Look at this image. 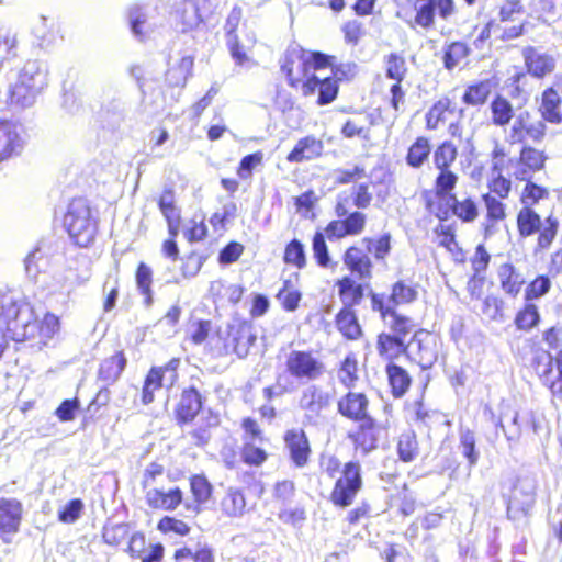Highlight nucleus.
Here are the masks:
<instances>
[{"instance_id":"nucleus-1","label":"nucleus","mask_w":562,"mask_h":562,"mask_svg":"<svg viewBox=\"0 0 562 562\" xmlns=\"http://www.w3.org/2000/svg\"><path fill=\"white\" fill-rule=\"evenodd\" d=\"M335 60L336 57L333 55L318 50L308 52L301 46H294L284 52L280 70L291 89L305 98L317 92L316 103L327 105L338 97V79L334 77L319 79L315 71L333 67Z\"/></svg>"},{"instance_id":"nucleus-2","label":"nucleus","mask_w":562,"mask_h":562,"mask_svg":"<svg viewBox=\"0 0 562 562\" xmlns=\"http://www.w3.org/2000/svg\"><path fill=\"white\" fill-rule=\"evenodd\" d=\"M491 171L494 176L488 180L487 188L501 198H508L513 183L505 175L512 170L515 181L533 178L536 173L543 171L547 167L549 156L544 149L531 145L520 146L517 157H513L506 145L499 140L493 143L490 153Z\"/></svg>"},{"instance_id":"nucleus-3","label":"nucleus","mask_w":562,"mask_h":562,"mask_svg":"<svg viewBox=\"0 0 562 562\" xmlns=\"http://www.w3.org/2000/svg\"><path fill=\"white\" fill-rule=\"evenodd\" d=\"M370 397L366 392L348 389L336 403V409L346 420L357 425L346 435L352 443L353 451L367 456L376 450L386 432V426L379 423L371 414Z\"/></svg>"},{"instance_id":"nucleus-4","label":"nucleus","mask_w":562,"mask_h":562,"mask_svg":"<svg viewBox=\"0 0 562 562\" xmlns=\"http://www.w3.org/2000/svg\"><path fill=\"white\" fill-rule=\"evenodd\" d=\"M368 178L367 169L362 165H353L351 168H337L334 170L333 182L337 187L351 184L347 191L337 194L335 204L344 214L369 209L376 200L384 203L390 196V190L380 189L382 181L372 182L366 180Z\"/></svg>"},{"instance_id":"nucleus-5","label":"nucleus","mask_w":562,"mask_h":562,"mask_svg":"<svg viewBox=\"0 0 562 562\" xmlns=\"http://www.w3.org/2000/svg\"><path fill=\"white\" fill-rule=\"evenodd\" d=\"M458 182H449L422 193L423 204L427 213L440 222L456 217L461 223H473L480 216V205L475 196L465 194L461 198L456 193Z\"/></svg>"},{"instance_id":"nucleus-6","label":"nucleus","mask_w":562,"mask_h":562,"mask_svg":"<svg viewBox=\"0 0 562 562\" xmlns=\"http://www.w3.org/2000/svg\"><path fill=\"white\" fill-rule=\"evenodd\" d=\"M241 446L239 450L225 447L221 451V462L227 470H237L243 464L249 469L263 467L270 459V452L263 446L268 441L260 423L252 416H245L239 422Z\"/></svg>"},{"instance_id":"nucleus-7","label":"nucleus","mask_w":562,"mask_h":562,"mask_svg":"<svg viewBox=\"0 0 562 562\" xmlns=\"http://www.w3.org/2000/svg\"><path fill=\"white\" fill-rule=\"evenodd\" d=\"M324 472L330 479L340 473L328 496L330 504L337 508L351 506L363 488L360 462L350 460L341 464L336 456H329L324 462Z\"/></svg>"},{"instance_id":"nucleus-8","label":"nucleus","mask_w":562,"mask_h":562,"mask_svg":"<svg viewBox=\"0 0 562 562\" xmlns=\"http://www.w3.org/2000/svg\"><path fill=\"white\" fill-rule=\"evenodd\" d=\"M373 254L375 260H384L391 252V236L383 234L379 237L366 236L349 245L341 255V260L349 274L359 280H371L373 277Z\"/></svg>"},{"instance_id":"nucleus-9","label":"nucleus","mask_w":562,"mask_h":562,"mask_svg":"<svg viewBox=\"0 0 562 562\" xmlns=\"http://www.w3.org/2000/svg\"><path fill=\"white\" fill-rule=\"evenodd\" d=\"M63 223L76 246L88 248L95 243L99 234V218L97 210L88 199L72 198L64 214Z\"/></svg>"},{"instance_id":"nucleus-10","label":"nucleus","mask_w":562,"mask_h":562,"mask_svg":"<svg viewBox=\"0 0 562 562\" xmlns=\"http://www.w3.org/2000/svg\"><path fill=\"white\" fill-rule=\"evenodd\" d=\"M166 473L162 464L151 462L143 471L140 486L147 507L154 512H175L184 501V492L180 486L165 488L158 486V479Z\"/></svg>"},{"instance_id":"nucleus-11","label":"nucleus","mask_w":562,"mask_h":562,"mask_svg":"<svg viewBox=\"0 0 562 562\" xmlns=\"http://www.w3.org/2000/svg\"><path fill=\"white\" fill-rule=\"evenodd\" d=\"M48 86V71L38 61H27L10 86L7 102L10 106H31L37 95Z\"/></svg>"},{"instance_id":"nucleus-12","label":"nucleus","mask_w":562,"mask_h":562,"mask_svg":"<svg viewBox=\"0 0 562 562\" xmlns=\"http://www.w3.org/2000/svg\"><path fill=\"white\" fill-rule=\"evenodd\" d=\"M463 117L464 109L459 106L456 98L442 94L426 111L424 117L425 130L435 132L447 125L450 138L462 140L464 134Z\"/></svg>"},{"instance_id":"nucleus-13","label":"nucleus","mask_w":562,"mask_h":562,"mask_svg":"<svg viewBox=\"0 0 562 562\" xmlns=\"http://www.w3.org/2000/svg\"><path fill=\"white\" fill-rule=\"evenodd\" d=\"M528 369L549 391L552 401L562 402V349L554 356L548 350L537 349Z\"/></svg>"},{"instance_id":"nucleus-14","label":"nucleus","mask_w":562,"mask_h":562,"mask_svg":"<svg viewBox=\"0 0 562 562\" xmlns=\"http://www.w3.org/2000/svg\"><path fill=\"white\" fill-rule=\"evenodd\" d=\"M220 339L221 345L214 348L217 358L235 356L245 359L257 341V334L250 321L236 319L227 325Z\"/></svg>"},{"instance_id":"nucleus-15","label":"nucleus","mask_w":562,"mask_h":562,"mask_svg":"<svg viewBox=\"0 0 562 562\" xmlns=\"http://www.w3.org/2000/svg\"><path fill=\"white\" fill-rule=\"evenodd\" d=\"M413 15L407 24L413 30L424 32L434 31L437 25L436 18L448 21L458 13L456 0H415Z\"/></svg>"},{"instance_id":"nucleus-16","label":"nucleus","mask_w":562,"mask_h":562,"mask_svg":"<svg viewBox=\"0 0 562 562\" xmlns=\"http://www.w3.org/2000/svg\"><path fill=\"white\" fill-rule=\"evenodd\" d=\"M26 304L14 299L11 294L0 291V323L5 327L14 341H26L32 335L26 333L31 318Z\"/></svg>"},{"instance_id":"nucleus-17","label":"nucleus","mask_w":562,"mask_h":562,"mask_svg":"<svg viewBox=\"0 0 562 562\" xmlns=\"http://www.w3.org/2000/svg\"><path fill=\"white\" fill-rule=\"evenodd\" d=\"M548 134L547 123L537 115L525 110L520 112L514 120L508 134V143L510 145H530L542 143Z\"/></svg>"},{"instance_id":"nucleus-18","label":"nucleus","mask_w":562,"mask_h":562,"mask_svg":"<svg viewBox=\"0 0 562 562\" xmlns=\"http://www.w3.org/2000/svg\"><path fill=\"white\" fill-rule=\"evenodd\" d=\"M334 212L337 218L329 221L322 231L329 240L356 237L364 232L368 218L363 212L352 211L341 214L336 204Z\"/></svg>"},{"instance_id":"nucleus-19","label":"nucleus","mask_w":562,"mask_h":562,"mask_svg":"<svg viewBox=\"0 0 562 562\" xmlns=\"http://www.w3.org/2000/svg\"><path fill=\"white\" fill-rule=\"evenodd\" d=\"M285 368L297 380L314 381L325 373L324 363L311 350H292L286 357Z\"/></svg>"},{"instance_id":"nucleus-20","label":"nucleus","mask_w":562,"mask_h":562,"mask_svg":"<svg viewBox=\"0 0 562 562\" xmlns=\"http://www.w3.org/2000/svg\"><path fill=\"white\" fill-rule=\"evenodd\" d=\"M453 138L440 142L432 154L434 166L438 173L434 179L432 187H439L449 182H459V176L451 168L458 158V147Z\"/></svg>"},{"instance_id":"nucleus-21","label":"nucleus","mask_w":562,"mask_h":562,"mask_svg":"<svg viewBox=\"0 0 562 562\" xmlns=\"http://www.w3.org/2000/svg\"><path fill=\"white\" fill-rule=\"evenodd\" d=\"M538 111L547 124H562V74L555 75L552 82L541 91Z\"/></svg>"},{"instance_id":"nucleus-22","label":"nucleus","mask_w":562,"mask_h":562,"mask_svg":"<svg viewBox=\"0 0 562 562\" xmlns=\"http://www.w3.org/2000/svg\"><path fill=\"white\" fill-rule=\"evenodd\" d=\"M282 439L289 459L294 468H305L312 457V447L305 430L302 428L286 429L283 432Z\"/></svg>"},{"instance_id":"nucleus-23","label":"nucleus","mask_w":562,"mask_h":562,"mask_svg":"<svg viewBox=\"0 0 562 562\" xmlns=\"http://www.w3.org/2000/svg\"><path fill=\"white\" fill-rule=\"evenodd\" d=\"M204 405V397L200 390L190 385L183 387L173 408L175 420L178 426L191 424L200 414Z\"/></svg>"},{"instance_id":"nucleus-24","label":"nucleus","mask_w":562,"mask_h":562,"mask_svg":"<svg viewBox=\"0 0 562 562\" xmlns=\"http://www.w3.org/2000/svg\"><path fill=\"white\" fill-rule=\"evenodd\" d=\"M369 281L359 280L351 274H344L336 279L334 288L336 289L341 307L356 308L360 306L366 299Z\"/></svg>"},{"instance_id":"nucleus-25","label":"nucleus","mask_w":562,"mask_h":562,"mask_svg":"<svg viewBox=\"0 0 562 562\" xmlns=\"http://www.w3.org/2000/svg\"><path fill=\"white\" fill-rule=\"evenodd\" d=\"M505 199L492 192L491 189L481 195L485 211L481 227L485 237L493 235L497 231L498 225L506 221L508 210L507 204L503 201Z\"/></svg>"},{"instance_id":"nucleus-26","label":"nucleus","mask_w":562,"mask_h":562,"mask_svg":"<svg viewBox=\"0 0 562 562\" xmlns=\"http://www.w3.org/2000/svg\"><path fill=\"white\" fill-rule=\"evenodd\" d=\"M412 341L416 345L415 360L422 369L430 368L438 358V336L434 333L419 328L414 331Z\"/></svg>"},{"instance_id":"nucleus-27","label":"nucleus","mask_w":562,"mask_h":562,"mask_svg":"<svg viewBox=\"0 0 562 562\" xmlns=\"http://www.w3.org/2000/svg\"><path fill=\"white\" fill-rule=\"evenodd\" d=\"M23 146L16 124L8 119H0V162L20 155Z\"/></svg>"},{"instance_id":"nucleus-28","label":"nucleus","mask_w":562,"mask_h":562,"mask_svg":"<svg viewBox=\"0 0 562 562\" xmlns=\"http://www.w3.org/2000/svg\"><path fill=\"white\" fill-rule=\"evenodd\" d=\"M526 71L536 79H543L555 70L557 61L552 55L538 53L532 46L522 49Z\"/></svg>"},{"instance_id":"nucleus-29","label":"nucleus","mask_w":562,"mask_h":562,"mask_svg":"<svg viewBox=\"0 0 562 562\" xmlns=\"http://www.w3.org/2000/svg\"><path fill=\"white\" fill-rule=\"evenodd\" d=\"M497 278L499 288L510 299H518L524 292L526 277L513 262H504L498 267Z\"/></svg>"},{"instance_id":"nucleus-30","label":"nucleus","mask_w":562,"mask_h":562,"mask_svg":"<svg viewBox=\"0 0 562 562\" xmlns=\"http://www.w3.org/2000/svg\"><path fill=\"white\" fill-rule=\"evenodd\" d=\"M23 518V505L16 498H0V537L16 533Z\"/></svg>"},{"instance_id":"nucleus-31","label":"nucleus","mask_w":562,"mask_h":562,"mask_svg":"<svg viewBox=\"0 0 562 562\" xmlns=\"http://www.w3.org/2000/svg\"><path fill=\"white\" fill-rule=\"evenodd\" d=\"M189 487L192 503L186 504V509L199 515L213 496V484L204 473H195L189 476Z\"/></svg>"},{"instance_id":"nucleus-32","label":"nucleus","mask_w":562,"mask_h":562,"mask_svg":"<svg viewBox=\"0 0 562 562\" xmlns=\"http://www.w3.org/2000/svg\"><path fill=\"white\" fill-rule=\"evenodd\" d=\"M60 330V318L46 312L41 321L31 315L26 333H31L27 340L36 339L40 345H46Z\"/></svg>"},{"instance_id":"nucleus-33","label":"nucleus","mask_w":562,"mask_h":562,"mask_svg":"<svg viewBox=\"0 0 562 562\" xmlns=\"http://www.w3.org/2000/svg\"><path fill=\"white\" fill-rule=\"evenodd\" d=\"M147 540L143 532H135L130 537L126 552L134 560L140 562H160L164 558V546L161 543L150 544L147 552Z\"/></svg>"},{"instance_id":"nucleus-34","label":"nucleus","mask_w":562,"mask_h":562,"mask_svg":"<svg viewBox=\"0 0 562 562\" xmlns=\"http://www.w3.org/2000/svg\"><path fill=\"white\" fill-rule=\"evenodd\" d=\"M434 243L448 251L457 262H463L465 254L460 247L453 224L440 222L432 228Z\"/></svg>"},{"instance_id":"nucleus-35","label":"nucleus","mask_w":562,"mask_h":562,"mask_svg":"<svg viewBox=\"0 0 562 562\" xmlns=\"http://www.w3.org/2000/svg\"><path fill=\"white\" fill-rule=\"evenodd\" d=\"M324 153V143L315 135L301 137L286 155L288 162L301 164L319 158Z\"/></svg>"},{"instance_id":"nucleus-36","label":"nucleus","mask_w":562,"mask_h":562,"mask_svg":"<svg viewBox=\"0 0 562 562\" xmlns=\"http://www.w3.org/2000/svg\"><path fill=\"white\" fill-rule=\"evenodd\" d=\"M559 227L560 223L558 217H555L553 214L544 216L543 221L540 222V224H538L536 228L528 233V238H536L535 250H548L552 246L558 236Z\"/></svg>"},{"instance_id":"nucleus-37","label":"nucleus","mask_w":562,"mask_h":562,"mask_svg":"<svg viewBox=\"0 0 562 562\" xmlns=\"http://www.w3.org/2000/svg\"><path fill=\"white\" fill-rule=\"evenodd\" d=\"M376 350L386 364H396L395 360L408 351V345L397 336L380 333L376 337Z\"/></svg>"},{"instance_id":"nucleus-38","label":"nucleus","mask_w":562,"mask_h":562,"mask_svg":"<svg viewBox=\"0 0 562 562\" xmlns=\"http://www.w3.org/2000/svg\"><path fill=\"white\" fill-rule=\"evenodd\" d=\"M127 366V357L123 349L116 350L112 356L104 358L98 368V379L106 384L115 383Z\"/></svg>"},{"instance_id":"nucleus-39","label":"nucleus","mask_w":562,"mask_h":562,"mask_svg":"<svg viewBox=\"0 0 562 562\" xmlns=\"http://www.w3.org/2000/svg\"><path fill=\"white\" fill-rule=\"evenodd\" d=\"M330 404V395L316 385H311L302 392L300 408L311 416H318Z\"/></svg>"},{"instance_id":"nucleus-40","label":"nucleus","mask_w":562,"mask_h":562,"mask_svg":"<svg viewBox=\"0 0 562 562\" xmlns=\"http://www.w3.org/2000/svg\"><path fill=\"white\" fill-rule=\"evenodd\" d=\"M385 374L393 398H403L413 384L408 371L400 364H385Z\"/></svg>"},{"instance_id":"nucleus-41","label":"nucleus","mask_w":562,"mask_h":562,"mask_svg":"<svg viewBox=\"0 0 562 562\" xmlns=\"http://www.w3.org/2000/svg\"><path fill=\"white\" fill-rule=\"evenodd\" d=\"M541 323L539 306L530 301H524L520 307L515 312L513 324L515 329L520 333H530Z\"/></svg>"},{"instance_id":"nucleus-42","label":"nucleus","mask_w":562,"mask_h":562,"mask_svg":"<svg viewBox=\"0 0 562 562\" xmlns=\"http://www.w3.org/2000/svg\"><path fill=\"white\" fill-rule=\"evenodd\" d=\"M488 111L491 124L496 127H505L516 117L513 103L499 93L492 98Z\"/></svg>"},{"instance_id":"nucleus-43","label":"nucleus","mask_w":562,"mask_h":562,"mask_svg":"<svg viewBox=\"0 0 562 562\" xmlns=\"http://www.w3.org/2000/svg\"><path fill=\"white\" fill-rule=\"evenodd\" d=\"M479 314L486 322H502L509 312L505 300L497 293H490L482 297Z\"/></svg>"},{"instance_id":"nucleus-44","label":"nucleus","mask_w":562,"mask_h":562,"mask_svg":"<svg viewBox=\"0 0 562 562\" xmlns=\"http://www.w3.org/2000/svg\"><path fill=\"white\" fill-rule=\"evenodd\" d=\"M337 330L348 340H358L362 336L356 308L340 307L335 316Z\"/></svg>"},{"instance_id":"nucleus-45","label":"nucleus","mask_w":562,"mask_h":562,"mask_svg":"<svg viewBox=\"0 0 562 562\" xmlns=\"http://www.w3.org/2000/svg\"><path fill=\"white\" fill-rule=\"evenodd\" d=\"M430 154V139L425 135H419L408 146L405 162L413 169H420L429 160Z\"/></svg>"},{"instance_id":"nucleus-46","label":"nucleus","mask_w":562,"mask_h":562,"mask_svg":"<svg viewBox=\"0 0 562 562\" xmlns=\"http://www.w3.org/2000/svg\"><path fill=\"white\" fill-rule=\"evenodd\" d=\"M521 182H524V187L518 195L520 207H535L540 202L550 198V189L543 184L535 182L532 178L522 179Z\"/></svg>"},{"instance_id":"nucleus-47","label":"nucleus","mask_w":562,"mask_h":562,"mask_svg":"<svg viewBox=\"0 0 562 562\" xmlns=\"http://www.w3.org/2000/svg\"><path fill=\"white\" fill-rule=\"evenodd\" d=\"M403 414L406 423L427 426L431 419L432 412L425 403V396L422 394L415 400H407L403 404Z\"/></svg>"},{"instance_id":"nucleus-48","label":"nucleus","mask_w":562,"mask_h":562,"mask_svg":"<svg viewBox=\"0 0 562 562\" xmlns=\"http://www.w3.org/2000/svg\"><path fill=\"white\" fill-rule=\"evenodd\" d=\"M194 57L191 55L182 56L175 65L170 66L165 78L170 87H184L188 79L193 74Z\"/></svg>"},{"instance_id":"nucleus-49","label":"nucleus","mask_w":562,"mask_h":562,"mask_svg":"<svg viewBox=\"0 0 562 562\" xmlns=\"http://www.w3.org/2000/svg\"><path fill=\"white\" fill-rule=\"evenodd\" d=\"M135 283L139 294L143 297V303L150 306L154 303V271L151 267L145 261H139L135 269Z\"/></svg>"},{"instance_id":"nucleus-50","label":"nucleus","mask_w":562,"mask_h":562,"mask_svg":"<svg viewBox=\"0 0 562 562\" xmlns=\"http://www.w3.org/2000/svg\"><path fill=\"white\" fill-rule=\"evenodd\" d=\"M553 286L551 277L548 273H539L530 281L526 280L522 292L524 301L536 303L548 295Z\"/></svg>"},{"instance_id":"nucleus-51","label":"nucleus","mask_w":562,"mask_h":562,"mask_svg":"<svg viewBox=\"0 0 562 562\" xmlns=\"http://www.w3.org/2000/svg\"><path fill=\"white\" fill-rule=\"evenodd\" d=\"M223 515L240 517L246 512V498L240 488L229 487L220 502Z\"/></svg>"},{"instance_id":"nucleus-52","label":"nucleus","mask_w":562,"mask_h":562,"mask_svg":"<svg viewBox=\"0 0 562 562\" xmlns=\"http://www.w3.org/2000/svg\"><path fill=\"white\" fill-rule=\"evenodd\" d=\"M396 453L404 463L413 462L419 454V443L414 430L403 431L396 441Z\"/></svg>"},{"instance_id":"nucleus-53","label":"nucleus","mask_w":562,"mask_h":562,"mask_svg":"<svg viewBox=\"0 0 562 562\" xmlns=\"http://www.w3.org/2000/svg\"><path fill=\"white\" fill-rule=\"evenodd\" d=\"M492 93V83L488 79L479 80L467 86L462 101L467 105L482 106L484 105Z\"/></svg>"},{"instance_id":"nucleus-54","label":"nucleus","mask_w":562,"mask_h":562,"mask_svg":"<svg viewBox=\"0 0 562 562\" xmlns=\"http://www.w3.org/2000/svg\"><path fill=\"white\" fill-rule=\"evenodd\" d=\"M179 271L183 279H191L199 274L205 261L207 260V255L192 249L182 257H179Z\"/></svg>"},{"instance_id":"nucleus-55","label":"nucleus","mask_w":562,"mask_h":562,"mask_svg":"<svg viewBox=\"0 0 562 562\" xmlns=\"http://www.w3.org/2000/svg\"><path fill=\"white\" fill-rule=\"evenodd\" d=\"M337 376L341 385L346 389H353L359 381V367L357 356L348 353L337 368Z\"/></svg>"},{"instance_id":"nucleus-56","label":"nucleus","mask_w":562,"mask_h":562,"mask_svg":"<svg viewBox=\"0 0 562 562\" xmlns=\"http://www.w3.org/2000/svg\"><path fill=\"white\" fill-rule=\"evenodd\" d=\"M536 488L529 484H515L509 497V505L527 513L536 503Z\"/></svg>"},{"instance_id":"nucleus-57","label":"nucleus","mask_w":562,"mask_h":562,"mask_svg":"<svg viewBox=\"0 0 562 562\" xmlns=\"http://www.w3.org/2000/svg\"><path fill=\"white\" fill-rule=\"evenodd\" d=\"M544 216L536 211L535 207H519L516 214V229L520 238H528V233L536 228Z\"/></svg>"},{"instance_id":"nucleus-58","label":"nucleus","mask_w":562,"mask_h":562,"mask_svg":"<svg viewBox=\"0 0 562 562\" xmlns=\"http://www.w3.org/2000/svg\"><path fill=\"white\" fill-rule=\"evenodd\" d=\"M416 284H409L405 280H397L391 286L389 301L394 306L411 304L417 300Z\"/></svg>"},{"instance_id":"nucleus-59","label":"nucleus","mask_w":562,"mask_h":562,"mask_svg":"<svg viewBox=\"0 0 562 562\" xmlns=\"http://www.w3.org/2000/svg\"><path fill=\"white\" fill-rule=\"evenodd\" d=\"M283 262L286 266L302 270L307 265L304 244L297 238L291 239L283 250Z\"/></svg>"},{"instance_id":"nucleus-60","label":"nucleus","mask_w":562,"mask_h":562,"mask_svg":"<svg viewBox=\"0 0 562 562\" xmlns=\"http://www.w3.org/2000/svg\"><path fill=\"white\" fill-rule=\"evenodd\" d=\"M386 323L391 336H397L401 339L405 338L414 330L416 324L409 316L400 313L396 308L387 316Z\"/></svg>"},{"instance_id":"nucleus-61","label":"nucleus","mask_w":562,"mask_h":562,"mask_svg":"<svg viewBox=\"0 0 562 562\" xmlns=\"http://www.w3.org/2000/svg\"><path fill=\"white\" fill-rule=\"evenodd\" d=\"M384 69L386 78L393 81H404L408 72L406 59L400 53H390L384 57Z\"/></svg>"},{"instance_id":"nucleus-62","label":"nucleus","mask_w":562,"mask_h":562,"mask_svg":"<svg viewBox=\"0 0 562 562\" xmlns=\"http://www.w3.org/2000/svg\"><path fill=\"white\" fill-rule=\"evenodd\" d=\"M164 385V376L160 369L151 367L145 375L140 401L144 405H149L155 401V392L159 391Z\"/></svg>"},{"instance_id":"nucleus-63","label":"nucleus","mask_w":562,"mask_h":562,"mask_svg":"<svg viewBox=\"0 0 562 562\" xmlns=\"http://www.w3.org/2000/svg\"><path fill=\"white\" fill-rule=\"evenodd\" d=\"M470 55V47L462 41L449 43L443 50L442 63L446 69L452 70Z\"/></svg>"},{"instance_id":"nucleus-64","label":"nucleus","mask_w":562,"mask_h":562,"mask_svg":"<svg viewBox=\"0 0 562 562\" xmlns=\"http://www.w3.org/2000/svg\"><path fill=\"white\" fill-rule=\"evenodd\" d=\"M189 558L192 562H217L214 550L206 544L198 548L196 550H192L188 546H183L176 549L173 552V559L177 562Z\"/></svg>"}]
</instances>
